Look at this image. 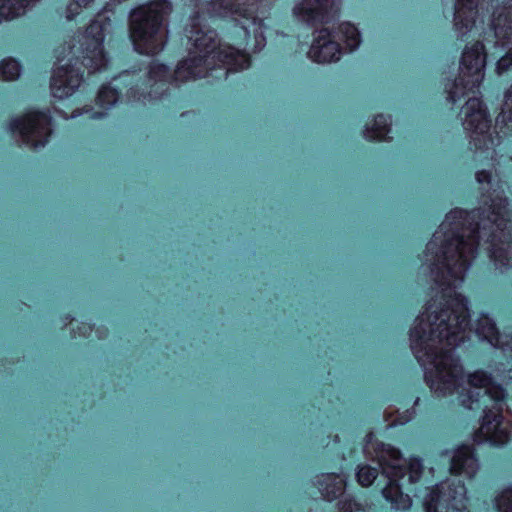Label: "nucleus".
Listing matches in <instances>:
<instances>
[{"instance_id":"nucleus-4","label":"nucleus","mask_w":512,"mask_h":512,"mask_svg":"<svg viewBox=\"0 0 512 512\" xmlns=\"http://www.w3.org/2000/svg\"><path fill=\"white\" fill-rule=\"evenodd\" d=\"M378 462L382 467L383 474L388 479L387 486L382 490L384 498L391 503L394 509H409L412 501L408 495L402 493L398 482L406 474L408 475L409 483L416 482L423 469L420 460L411 458L408 461H403L398 450L389 445H382L378 455Z\"/></svg>"},{"instance_id":"nucleus-3","label":"nucleus","mask_w":512,"mask_h":512,"mask_svg":"<svg viewBox=\"0 0 512 512\" xmlns=\"http://www.w3.org/2000/svg\"><path fill=\"white\" fill-rule=\"evenodd\" d=\"M170 11V3L158 0L131 14V39L139 53L155 54L162 49L166 37L164 20Z\"/></svg>"},{"instance_id":"nucleus-23","label":"nucleus","mask_w":512,"mask_h":512,"mask_svg":"<svg viewBox=\"0 0 512 512\" xmlns=\"http://www.w3.org/2000/svg\"><path fill=\"white\" fill-rule=\"evenodd\" d=\"M498 512H512V487L504 489L495 499Z\"/></svg>"},{"instance_id":"nucleus-32","label":"nucleus","mask_w":512,"mask_h":512,"mask_svg":"<svg viewBox=\"0 0 512 512\" xmlns=\"http://www.w3.org/2000/svg\"><path fill=\"white\" fill-rule=\"evenodd\" d=\"M58 60H59V62H63L64 58H60V57H59V59H58Z\"/></svg>"},{"instance_id":"nucleus-20","label":"nucleus","mask_w":512,"mask_h":512,"mask_svg":"<svg viewBox=\"0 0 512 512\" xmlns=\"http://www.w3.org/2000/svg\"><path fill=\"white\" fill-rule=\"evenodd\" d=\"M340 33L351 51L359 46L360 34L355 26L350 23H344L340 26Z\"/></svg>"},{"instance_id":"nucleus-31","label":"nucleus","mask_w":512,"mask_h":512,"mask_svg":"<svg viewBox=\"0 0 512 512\" xmlns=\"http://www.w3.org/2000/svg\"><path fill=\"white\" fill-rule=\"evenodd\" d=\"M242 23V28L245 30V32L247 33V30H248V26L245 24V22H241Z\"/></svg>"},{"instance_id":"nucleus-24","label":"nucleus","mask_w":512,"mask_h":512,"mask_svg":"<svg viewBox=\"0 0 512 512\" xmlns=\"http://www.w3.org/2000/svg\"><path fill=\"white\" fill-rule=\"evenodd\" d=\"M377 471L374 468H371L369 466H362L360 467L359 471L357 472V479L358 482L362 486H370L373 481L376 479Z\"/></svg>"},{"instance_id":"nucleus-17","label":"nucleus","mask_w":512,"mask_h":512,"mask_svg":"<svg viewBox=\"0 0 512 512\" xmlns=\"http://www.w3.org/2000/svg\"><path fill=\"white\" fill-rule=\"evenodd\" d=\"M478 0H457L455 11V29L459 35L466 34L475 23Z\"/></svg>"},{"instance_id":"nucleus-15","label":"nucleus","mask_w":512,"mask_h":512,"mask_svg":"<svg viewBox=\"0 0 512 512\" xmlns=\"http://www.w3.org/2000/svg\"><path fill=\"white\" fill-rule=\"evenodd\" d=\"M474 329L478 337L486 340L491 346L512 349V338L508 340V336H500L494 322L488 316L482 315L477 319Z\"/></svg>"},{"instance_id":"nucleus-18","label":"nucleus","mask_w":512,"mask_h":512,"mask_svg":"<svg viewBox=\"0 0 512 512\" xmlns=\"http://www.w3.org/2000/svg\"><path fill=\"white\" fill-rule=\"evenodd\" d=\"M319 484L322 494L328 500H332L343 492L345 480L340 475L327 474L322 476Z\"/></svg>"},{"instance_id":"nucleus-2","label":"nucleus","mask_w":512,"mask_h":512,"mask_svg":"<svg viewBox=\"0 0 512 512\" xmlns=\"http://www.w3.org/2000/svg\"><path fill=\"white\" fill-rule=\"evenodd\" d=\"M190 48L189 57L175 71L177 81H186L206 75L205 70L217 59L228 70H241L249 66L248 56L231 46H217L216 34L200 24L199 17L191 19L186 30Z\"/></svg>"},{"instance_id":"nucleus-8","label":"nucleus","mask_w":512,"mask_h":512,"mask_svg":"<svg viewBox=\"0 0 512 512\" xmlns=\"http://www.w3.org/2000/svg\"><path fill=\"white\" fill-rule=\"evenodd\" d=\"M425 512H468L466 489L455 480H447L433 487L424 500Z\"/></svg>"},{"instance_id":"nucleus-22","label":"nucleus","mask_w":512,"mask_h":512,"mask_svg":"<svg viewBox=\"0 0 512 512\" xmlns=\"http://www.w3.org/2000/svg\"><path fill=\"white\" fill-rule=\"evenodd\" d=\"M118 99L117 92L110 86H103L97 96V104L103 108L111 107Z\"/></svg>"},{"instance_id":"nucleus-13","label":"nucleus","mask_w":512,"mask_h":512,"mask_svg":"<svg viewBox=\"0 0 512 512\" xmlns=\"http://www.w3.org/2000/svg\"><path fill=\"white\" fill-rule=\"evenodd\" d=\"M334 0H300L294 7V15L307 23L326 21Z\"/></svg>"},{"instance_id":"nucleus-29","label":"nucleus","mask_w":512,"mask_h":512,"mask_svg":"<svg viewBox=\"0 0 512 512\" xmlns=\"http://www.w3.org/2000/svg\"><path fill=\"white\" fill-rule=\"evenodd\" d=\"M476 179L478 182L482 183L484 181H489L490 175L486 171H480L476 174Z\"/></svg>"},{"instance_id":"nucleus-9","label":"nucleus","mask_w":512,"mask_h":512,"mask_svg":"<svg viewBox=\"0 0 512 512\" xmlns=\"http://www.w3.org/2000/svg\"><path fill=\"white\" fill-rule=\"evenodd\" d=\"M12 132L18 133L23 142L34 148L42 147L50 135V119L44 113H29L11 122Z\"/></svg>"},{"instance_id":"nucleus-1","label":"nucleus","mask_w":512,"mask_h":512,"mask_svg":"<svg viewBox=\"0 0 512 512\" xmlns=\"http://www.w3.org/2000/svg\"><path fill=\"white\" fill-rule=\"evenodd\" d=\"M508 215L506 200L498 196L481 214L458 209L447 214L427 245V256L435 254L431 272L441 299L439 305L436 300L428 303L410 335L411 348L424 366L425 379L435 394L447 396L456 392L460 403L469 409L474 408L480 397L484 404L486 400L495 401L493 410L485 411L475 441L498 446L509 440L508 427L500 415L504 391L483 371H476L464 380L462 366L453 356L452 347L464 340L468 325L466 300L455 289L474 257L478 244L475 233L478 238L487 237V249L496 265H505L512 227Z\"/></svg>"},{"instance_id":"nucleus-6","label":"nucleus","mask_w":512,"mask_h":512,"mask_svg":"<svg viewBox=\"0 0 512 512\" xmlns=\"http://www.w3.org/2000/svg\"><path fill=\"white\" fill-rule=\"evenodd\" d=\"M106 18L102 15L93 21L85 33L78 36L79 46L69 47V53L81 58L84 66L91 71H97L106 65V56L103 49L104 33L107 25Z\"/></svg>"},{"instance_id":"nucleus-11","label":"nucleus","mask_w":512,"mask_h":512,"mask_svg":"<svg viewBox=\"0 0 512 512\" xmlns=\"http://www.w3.org/2000/svg\"><path fill=\"white\" fill-rule=\"evenodd\" d=\"M341 49L327 29L317 31L308 57L317 63H329L340 59Z\"/></svg>"},{"instance_id":"nucleus-12","label":"nucleus","mask_w":512,"mask_h":512,"mask_svg":"<svg viewBox=\"0 0 512 512\" xmlns=\"http://www.w3.org/2000/svg\"><path fill=\"white\" fill-rule=\"evenodd\" d=\"M82 76L69 65L57 67L51 79V93L55 98L64 99L80 86Z\"/></svg>"},{"instance_id":"nucleus-28","label":"nucleus","mask_w":512,"mask_h":512,"mask_svg":"<svg viewBox=\"0 0 512 512\" xmlns=\"http://www.w3.org/2000/svg\"><path fill=\"white\" fill-rule=\"evenodd\" d=\"M166 73H167V68L164 65H160V64L153 66L150 70L151 78H154V79L159 78L161 80L162 77L166 75Z\"/></svg>"},{"instance_id":"nucleus-7","label":"nucleus","mask_w":512,"mask_h":512,"mask_svg":"<svg viewBox=\"0 0 512 512\" xmlns=\"http://www.w3.org/2000/svg\"><path fill=\"white\" fill-rule=\"evenodd\" d=\"M486 55L481 43H475L466 47L460 63L459 78L448 91V98L455 102L463 94L464 90L478 87L484 79Z\"/></svg>"},{"instance_id":"nucleus-16","label":"nucleus","mask_w":512,"mask_h":512,"mask_svg":"<svg viewBox=\"0 0 512 512\" xmlns=\"http://www.w3.org/2000/svg\"><path fill=\"white\" fill-rule=\"evenodd\" d=\"M479 465L474 452L468 446L458 448L451 461V471L455 474L472 477L478 471Z\"/></svg>"},{"instance_id":"nucleus-27","label":"nucleus","mask_w":512,"mask_h":512,"mask_svg":"<svg viewBox=\"0 0 512 512\" xmlns=\"http://www.w3.org/2000/svg\"><path fill=\"white\" fill-rule=\"evenodd\" d=\"M512 65V53L508 52L505 56L501 57L497 63V73L502 74Z\"/></svg>"},{"instance_id":"nucleus-19","label":"nucleus","mask_w":512,"mask_h":512,"mask_svg":"<svg viewBox=\"0 0 512 512\" xmlns=\"http://www.w3.org/2000/svg\"><path fill=\"white\" fill-rule=\"evenodd\" d=\"M389 132V121L384 115L377 116L373 123L368 125L365 131L367 139L384 140Z\"/></svg>"},{"instance_id":"nucleus-25","label":"nucleus","mask_w":512,"mask_h":512,"mask_svg":"<svg viewBox=\"0 0 512 512\" xmlns=\"http://www.w3.org/2000/svg\"><path fill=\"white\" fill-rule=\"evenodd\" d=\"M92 0H73L66 8V18L71 20L77 15L82 7L87 6Z\"/></svg>"},{"instance_id":"nucleus-26","label":"nucleus","mask_w":512,"mask_h":512,"mask_svg":"<svg viewBox=\"0 0 512 512\" xmlns=\"http://www.w3.org/2000/svg\"><path fill=\"white\" fill-rule=\"evenodd\" d=\"M501 115L503 120L512 121V86L505 93Z\"/></svg>"},{"instance_id":"nucleus-30","label":"nucleus","mask_w":512,"mask_h":512,"mask_svg":"<svg viewBox=\"0 0 512 512\" xmlns=\"http://www.w3.org/2000/svg\"><path fill=\"white\" fill-rule=\"evenodd\" d=\"M103 114L102 113H94L92 115V118H98V117H101Z\"/></svg>"},{"instance_id":"nucleus-21","label":"nucleus","mask_w":512,"mask_h":512,"mask_svg":"<svg viewBox=\"0 0 512 512\" xmlns=\"http://www.w3.org/2000/svg\"><path fill=\"white\" fill-rule=\"evenodd\" d=\"M20 65L14 59H4L0 62V79L12 81L20 75Z\"/></svg>"},{"instance_id":"nucleus-10","label":"nucleus","mask_w":512,"mask_h":512,"mask_svg":"<svg viewBox=\"0 0 512 512\" xmlns=\"http://www.w3.org/2000/svg\"><path fill=\"white\" fill-rule=\"evenodd\" d=\"M255 0H212V13L221 17H231L235 21L244 18L245 21H251L255 26L254 32L261 28V20L255 14Z\"/></svg>"},{"instance_id":"nucleus-5","label":"nucleus","mask_w":512,"mask_h":512,"mask_svg":"<svg viewBox=\"0 0 512 512\" xmlns=\"http://www.w3.org/2000/svg\"><path fill=\"white\" fill-rule=\"evenodd\" d=\"M463 126L469 133L470 143L475 149L493 150L498 136L491 131V119L479 98H470L462 107Z\"/></svg>"},{"instance_id":"nucleus-14","label":"nucleus","mask_w":512,"mask_h":512,"mask_svg":"<svg viewBox=\"0 0 512 512\" xmlns=\"http://www.w3.org/2000/svg\"><path fill=\"white\" fill-rule=\"evenodd\" d=\"M491 25L497 38V45L512 48V8L498 7L493 13Z\"/></svg>"}]
</instances>
